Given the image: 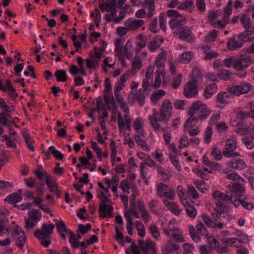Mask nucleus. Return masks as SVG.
Returning <instances> with one entry per match:
<instances>
[{
    "instance_id": "nucleus-1",
    "label": "nucleus",
    "mask_w": 254,
    "mask_h": 254,
    "mask_svg": "<svg viewBox=\"0 0 254 254\" xmlns=\"http://www.w3.org/2000/svg\"><path fill=\"white\" fill-rule=\"evenodd\" d=\"M172 104L169 100L166 99L162 105L159 113L156 109L153 110L152 114L149 116V121L151 126L155 131L161 129L164 130V128L161 127L159 122H162L167 124L172 114Z\"/></svg>"
},
{
    "instance_id": "nucleus-2",
    "label": "nucleus",
    "mask_w": 254,
    "mask_h": 254,
    "mask_svg": "<svg viewBox=\"0 0 254 254\" xmlns=\"http://www.w3.org/2000/svg\"><path fill=\"white\" fill-rule=\"evenodd\" d=\"M190 112L196 116L200 121H203L208 118L212 111L206 104L196 101L191 105Z\"/></svg>"
},
{
    "instance_id": "nucleus-3",
    "label": "nucleus",
    "mask_w": 254,
    "mask_h": 254,
    "mask_svg": "<svg viewBox=\"0 0 254 254\" xmlns=\"http://www.w3.org/2000/svg\"><path fill=\"white\" fill-rule=\"evenodd\" d=\"M237 143L236 138H229L227 140L225 149L222 152L224 156L228 158H233L240 156L239 153L235 151L237 147Z\"/></svg>"
},
{
    "instance_id": "nucleus-4",
    "label": "nucleus",
    "mask_w": 254,
    "mask_h": 254,
    "mask_svg": "<svg viewBox=\"0 0 254 254\" xmlns=\"http://www.w3.org/2000/svg\"><path fill=\"white\" fill-rule=\"evenodd\" d=\"M28 218L25 219V228L32 229L42 218L41 212L37 209H30L28 212Z\"/></svg>"
},
{
    "instance_id": "nucleus-5",
    "label": "nucleus",
    "mask_w": 254,
    "mask_h": 254,
    "mask_svg": "<svg viewBox=\"0 0 254 254\" xmlns=\"http://www.w3.org/2000/svg\"><path fill=\"white\" fill-rule=\"evenodd\" d=\"M55 227L54 225L43 223L41 229H37L34 232V236L40 240L49 239Z\"/></svg>"
},
{
    "instance_id": "nucleus-6",
    "label": "nucleus",
    "mask_w": 254,
    "mask_h": 254,
    "mask_svg": "<svg viewBox=\"0 0 254 254\" xmlns=\"http://www.w3.org/2000/svg\"><path fill=\"white\" fill-rule=\"evenodd\" d=\"M252 86L248 83H241L239 85H235L228 87L227 90L229 93L235 96L248 93L252 88Z\"/></svg>"
},
{
    "instance_id": "nucleus-7",
    "label": "nucleus",
    "mask_w": 254,
    "mask_h": 254,
    "mask_svg": "<svg viewBox=\"0 0 254 254\" xmlns=\"http://www.w3.org/2000/svg\"><path fill=\"white\" fill-rule=\"evenodd\" d=\"M128 103L132 105L136 101L140 106H142L145 103V96L143 90L140 89L135 92H130L127 97Z\"/></svg>"
},
{
    "instance_id": "nucleus-8",
    "label": "nucleus",
    "mask_w": 254,
    "mask_h": 254,
    "mask_svg": "<svg viewBox=\"0 0 254 254\" xmlns=\"http://www.w3.org/2000/svg\"><path fill=\"white\" fill-rule=\"evenodd\" d=\"M138 246L144 254H157L155 244L150 239L139 240Z\"/></svg>"
},
{
    "instance_id": "nucleus-9",
    "label": "nucleus",
    "mask_w": 254,
    "mask_h": 254,
    "mask_svg": "<svg viewBox=\"0 0 254 254\" xmlns=\"http://www.w3.org/2000/svg\"><path fill=\"white\" fill-rule=\"evenodd\" d=\"M252 62L251 56H247L241 58L235 59L233 67L238 70L246 69Z\"/></svg>"
},
{
    "instance_id": "nucleus-10",
    "label": "nucleus",
    "mask_w": 254,
    "mask_h": 254,
    "mask_svg": "<svg viewBox=\"0 0 254 254\" xmlns=\"http://www.w3.org/2000/svg\"><path fill=\"white\" fill-rule=\"evenodd\" d=\"M196 82V80H192L185 85L184 94L186 97L191 98L197 94Z\"/></svg>"
},
{
    "instance_id": "nucleus-11",
    "label": "nucleus",
    "mask_w": 254,
    "mask_h": 254,
    "mask_svg": "<svg viewBox=\"0 0 254 254\" xmlns=\"http://www.w3.org/2000/svg\"><path fill=\"white\" fill-rule=\"evenodd\" d=\"M131 120L128 115H125L124 116V119L122 118L121 114L119 113L118 116V124L119 126V129L120 131H122L125 127V125L126 126L127 129L128 130H130Z\"/></svg>"
},
{
    "instance_id": "nucleus-12",
    "label": "nucleus",
    "mask_w": 254,
    "mask_h": 254,
    "mask_svg": "<svg viewBox=\"0 0 254 254\" xmlns=\"http://www.w3.org/2000/svg\"><path fill=\"white\" fill-rule=\"evenodd\" d=\"M14 234L18 236V237L16 238V245L18 247L21 249L26 242V237L25 236V233L22 228L16 226L14 229Z\"/></svg>"
},
{
    "instance_id": "nucleus-13",
    "label": "nucleus",
    "mask_w": 254,
    "mask_h": 254,
    "mask_svg": "<svg viewBox=\"0 0 254 254\" xmlns=\"http://www.w3.org/2000/svg\"><path fill=\"white\" fill-rule=\"evenodd\" d=\"M179 36L183 40H186L189 42L194 41V38L192 37L191 30L188 27L183 26L179 29Z\"/></svg>"
},
{
    "instance_id": "nucleus-14",
    "label": "nucleus",
    "mask_w": 254,
    "mask_h": 254,
    "mask_svg": "<svg viewBox=\"0 0 254 254\" xmlns=\"http://www.w3.org/2000/svg\"><path fill=\"white\" fill-rule=\"evenodd\" d=\"M228 187L229 191L236 194L238 197L242 196L245 191V188L243 184L240 182H235L233 185H228Z\"/></svg>"
},
{
    "instance_id": "nucleus-15",
    "label": "nucleus",
    "mask_w": 254,
    "mask_h": 254,
    "mask_svg": "<svg viewBox=\"0 0 254 254\" xmlns=\"http://www.w3.org/2000/svg\"><path fill=\"white\" fill-rule=\"evenodd\" d=\"M173 250L175 251L177 254H180L181 252V249L177 244L170 241L168 242L164 246L162 250L163 254H174Z\"/></svg>"
},
{
    "instance_id": "nucleus-16",
    "label": "nucleus",
    "mask_w": 254,
    "mask_h": 254,
    "mask_svg": "<svg viewBox=\"0 0 254 254\" xmlns=\"http://www.w3.org/2000/svg\"><path fill=\"white\" fill-rule=\"evenodd\" d=\"M113 210L112 206L106 203H100L99 208V216L103 218L111 217Z\"/></svg>"
},
{
    "instance_id": "nucleus-17",
    "label": "nucleus",
    "mask_w": 254,
    "mask_h": 254,
    "mask_svg": "<svg viewBox=\"0 0 254 254\" xmlns=\"http://www.w3.org/2000/svg\"><path fill=\"white\" fill-rule=\"evenodd\" d=\"M144 24V21L142 19H130L126 21L125 25L127 29L130 31L139 28Z\"/></svg>"
},
{
    "instance_id": "nucleus-18",
    "label": "nucleus",
    "mask_w": 254,
    "mask_h": 254,
    "mask_svg": "<svg viewBox=\"0 0 254 254\" xmlns=\"http://www.w3.org/2000/svg\"><path fill=\"white\" fill-rule=\"evenodd\" d=\"M229 217L228 214H226L225 215H220L218 214L217 213H212V222L215 223V227H213L214 229H222L223 228V226L224 225V222H223V218L226 217Z\"/></svg>"
},
{
    "instance_id": "nucleus-19",
    "label": "nucleus",
    "mask_w": 254,
    "mask_h": 254,
    "mask_svg": "<svg viewBox=\"0 0 254 254\" xmlns=\"http://www.w3.org/2000/svg\"><path fill=\"white\" fill-rule=\"evenodd\" d=\"M54 221L56 222V226L60 236L63 239L65 240V233L68 231V229L66 227L65 224L62 220L58 221L57 219H54Z\"/></svg>"
},
{
    "instance_id": "nucleus-20",
    "label": "nucleus",
    "mask_w": 254,
    "mask_h": 254,
    "mask_svg": "<svg viewBox=\"0 0 254 254\" xmlns=\"http://www.w3.org/2000/svg\"><path fill=\"white\" fill-rule=\"evenodd\" d=\"M182 201L183 200H182ZM183 201H182V203L186 207L185 210L187 215L191 218H195L197 214L196 209L193 205L187 201L186 198H184Z\"/></svg>"
},
{
    "instance_id": "nucleus-21",
    "label": "nucleus",
    "mask_w": 254,
    "mask_h": 254,
    "mask_svg": "<svg viewBox=\"0 0 254 254\" xmlns=\"http://www.w3.org/2000/svg\"><path fill=\"white\" fill-rule=\"evenodd\" d=\"M164 42L163 38H154L148 44V47L151 51H156L160 48L162 43Z\"/></svg>"
},
{
    "instance_id": "nucleus-22",
    "label": "nucleus",
    "mask_w": 254,
    "mask_h": 254,
    "mask_svg": "<svg viewBox=\"0 0 254 254\" xmlns=\"http://www.w3.org/2000/svg\"><path fill=\"white\" fill-rule=\"evenodd\" d=\"M217 86L216 84L214 83H212L205 87L204 91V96L205 98L208 99L217 92Z\"/></svg>"
},
{
    "instance_id": "nucleus-23",
    "label": "nucleus",
    "mask_w": 254,
    "mask_h": 254,
    "mask_svg": "<svg viewBox=\"0 0 254 254\" xmlns=\"http://www.w3.org/2000/svg\"><path fill=\"white\" fill-rule=\"evenodd\" d=\"M214 211L219 215H225L226 212L229 211V207L223 202L219 201L216 203Z\"/></svg>"
},
{
    "instance_id": "nucleus-24",
    "label": "nucleus",
    "mask_w": 254,
    "mask_h": 254,
    "mask_svg": "<svg viewBox=\"0 0 254 254\" xmlns=\"http://www.w3.org/2000/svg\"><path fill=\"white\" fill-rule=\"evenodd\" d=\"M145 6L147 7L146 18H150L153 16L155 10L154 0H145Z\"/></svg>"
},
{
    "instance_id": "nucleus-25",
    "label": "nucleus",
    "mask_w": 254,
    "mask_h": 254,
    "mask_svg": "<svg viewBox=\"0 0 254 254\" xmlns=\"http://www.w3.org/2000/svg\"><path fill=\"white\" fill-rule=\"evenodd\" d=\"M228 165L231 168L238 170H242L246 167V163L243 160L240 159L232 160L229 162Z\"/></svg>"
},
{
    "instance_id": "nucleus-26",
    "label": "nucleus",
    "mask_w": 254,
    "mask_h": 254,
    "mask_svg": "<svg viewBox=\"0 0 254 254\" xmlns=\"http://www.w3.org/2000/svg\"><path fill=\"white\" fill-rule=\"evenodd\" d=\"M243 45V43L236 41L234 38H230L227 43V48L231 51L236 50L241 48Z\"/></svg>"
},
{
    "instance_id": "nucleus-27",
    "label": "nucleus",
    "mask_w": 254,
    "mask_h": 254,
    "mask_svg": "<svg viewBox=\"0 0 254 254\" xmlns=\"http://www.w3.org/2000/svg\"><path fill=\"white\" fill-rule=\"evenodd\" d=\"M100 59L94 56V54L90 55V59L86 60V65L89 68H95L99 66Z\"/></svg>"
},
{
    "instance_id": "nucleus-28",
    "label": "nucleus",
    "mask_w": 254,
    "mask_h": 254,
    "mask_svg": "<svg viewBox=\"0 0 254 254\" xmlns=\"http://www.w3.org/2000/svg\"><path fill=\"white\" fill-rule=\"evenodd\" d=\"M161 50V52L157 56L155 61V65L158 67H161L163 65L167 55L165 51L162 49Z\"/></svg>"
},
{
    "instance_id": "nucleus-29",
    "label": "nucleus",
    "mask_w": 254,
    "mask_h": 254,
    "mask_svg": "<svg viewBox=\"0 0 254 254\" xmlns=\"http://www.w3.org/2000/svg\"><path fill=\"white\" fill-rule=\"evenodd\" d=\"M232 0H229L227 5L224 9V15L223 17V21L224 22H227L229 18V16L231 14L232 11Z\"/></svg>"
},
{
    "instance_id": "nucleus-30",
    "label": "nucleus",
    "mask_w": 254,
    "mask_h": 254,
    "mask_svg": "<svg viewBox=\"0 0 254 254\" xmlns=\"http://www.w3.org/2000/svg\"><path fill=\"white\" fill-rule=\"evenodd\" d=\"M22 199L21 194L18 193H13L8 195L4 199L5 201L9 203H15L19 202Z\"/></svg>"
},
{
    "instance_id": "nucleus-31",
    "label": "nucleus",
    "mask_w": 254,
    "mask_h": 254,
    "mask_svg": "<svg viewBox=\"0 0 254 254\" xmlns=\"http://www.w3.org/2000/svg\"><path fill=\"white\" fill-rule=\"evenodd\" d=\"M202 50L205 55L204 57V60H209L212 59H216L218 57V54L216 52L210 51L209 47H203Z\"/></svg>"
},
{
    "instance_id": "nucleus-32",
    "label": "nucleus",
    "mask_w": 254,
    "mask_h": 254,
    "mask_svg": "<svg viewBox=\"0 0 254 254\" xmlns=\"http://www.w3.org/2000/svg\"><path fill=\"white\" fill-rule=\"evenodd\" d=\"M188 114L190 115V117L187 120L185 126L192 127L197 124L198 121L199 120V119L196 117V116L192 114L191 112H190V110L188 111Z\"/></svg>"
},
{
    "instance_id": "nucleus-33",
    "label": "nucleus",
    "mask_w": 254,
    "mask_h": 254,
    "mask_svg": "<svg viewBox=\"0 0 254 254\" xmlns=\"http://www.w3.org/2000/svg\"><path fill=\"white\" fill-rule=\"evenodd\" d=\"M253 33V31L249 29H246L245 31L238 35V38L242 42H250L251 38L250 36L252 35Z\"/></svg>"
},
{
    "instance_id": "nucleus-34",
    "label": "nucleus",
    "mask_w": 254,
    "mask_h": 254,
    "mask_svg": "<svg viewBox=\"0 0 254 254\" xmlns=\"http://www.w3.org/2000/svg\"><path fill=\"white\" fill-rule=\"evenodd\" d=\"M212 196L215 199H217L219 201H228L230 199V195L226 194L221 192L219 190H215L212 192Z\"/></svg>"
},
{
    "instance_id": "nucleus-35",
    "label": "nucleus",
    "mask_w": 254,
    "mask_h": 254,
    "mask_svg": "<svg viewBox=\"0 0 254 254\" xmlns=\"http://www.w3.org/2000/svg\"><path fill=\"white\" fill-rule=\"evenodd\" d=\"M39 168L42 169V171L39 170H35L33 172L35 175L37 177L39 180H42L45 178L46 181L47 178H49L51 176L45 170H43V167L40 166Z\"/></svg>"
},
{
    "instance_id": "nucleus-36",
    "label": "nucleus",
    "mask_w": 254,
    "mask_h": 254,
    "mask_svg": "<svg viewBox=\"0 0 254 254\" xmlns=\"http://www.w3.org/2000/svg\"><path fill=\"white\" fill-rule=\"evenodd\" d=\"M7 90L8 91V95L13 99H16L18 94L16 92L15 90L12 87L11 82L10 80H6L5 82Z\"/></svg>"
},
{
    "instance_id": "nucleus-37",
    "label": "nucleus",
    "mask_w": 254,
    "mask_h": 254,
    "mask_svg": "<svg viewBox=\"0 0 254 254\" xmlns=\"http://www.w3.org/2000/svg\"><path fill=\"white\" fill-rule=\"evenodd\" d=\"M6 113L7 112H1L0 113V123L5 127H9L10 125L14 123V121L7 118Z\"/></svg>"
},
{
    "instance_id": "nucleus-38",
    "label": "nucleus",
    "mask_w": 254,
    "mask_h": 254,
    "mask_svg": "<svg viewBox=\"0 0 254 254\" xmlns=\"http://www.w3.org/2000/svg\"><path fill=\"white\" fill-rule=\"evenodd\" d=\"M58 82H65L67 80L66 71L64 69L57 70L55 73Z\"/></svg>"
},
{
    "instance_id": "nucleus-39",
    "label": "nucleus",
    "mask_w": 254,
    "mask_h": 254,
    "mask_svg": "<svg viewBox=\"0 0 254 254\" xmlns=\"http://www.w3.org/2000/svg\"><path fill=\"white\" fill-rule=\"evenodd\" d=\"M168 190V186L162 183H159L156 187V191L157 195L159 197H163L164 192H166Z\"/></svg>"
},
{
    "instance_id": "nucleus-40",
    "label": "nucleus",
    "mask_w": 254,
    "mask_h": 254,
    "mask_svg": "<svg viewBox=\"0 0 254 254\" xmlns=\"http://www.w3.org/2000/svg\"><path fill=\"white\" fill-rule=\"evenodd\" d=\"M125 217L127 219V229L128 233L130 235H132L133 234L132 228H133V222L131 220V216L128 212L125 213Z\"/></svg>"
},
{
    "instance_id": "nucleus-41",
    "label": "nucleus",
    "mask_w": 254,
    "mask_h": 254,
    "mask_svg": "<svg viewBox=\"0 0 254 254\" xmlns=\"http://www.w3.org/2000/svg\"><path fill=\"white\" fill-rule=\"evenodd\" d=\"M240 21L243 27L245 29H249L251 27V24L250 23V16L243 14L240 17Z\"/></svg>"
},
{
    "instance_id": "nucleus-42",
    "label": "nucleus",
    "mask_w": 254,
    "mask_h": 254,
    "mask_svg": "<svg viewBox=\"0 0 254 254\" xmlns=\"http://www.w3.org/2000/svg\"><path fill=\"white\" fill-rule=\"evenodd\" d=\"M147 39L143 36L140 35L137 38V45L138 48H136L137 51H140L141 49L145 48L147 44Z\"/></svg>"
},
{
    "instance_id": "nucleus-43",
    "label": "nucleus",
    "mask_w": 254,
    "mask_h": 254,
    "mask_svg": "<svg viewBox=\"0 0 254 254\" xmlns=\"http://www.w3.org/2000/svg\"><path fill=\"white\" fill-rule=\"evenodd\" d=\"M232 73L229 70L222 69L218 71L217 76L223 80H228L230 79Z\"/></svg>"
},
{
    "instance_id": "nucleus-44",
    "label": "nucleus",
    "mask_w": 254,
    "mask_h": 254,
    "mask_svg": "<svg viewBox=\"0 0 254 254\" xmlns=\"http://www.w3.org/2000/svg\"><path fill=\"white\" fill-rule=\"evenodd\" d=\"M230 95L228 92H224L219 93L217 95V99L218 101L221 104H227L229 102V98Z\"/></svg>"
},
{
    "instance_id": "nucleus-45",
    "label": "nucleus",
    "mask_w": 254,
    "mask_h": 254,
    "mask_svg": "<svg viewBox=\"0 0 254 254\" xmlns=\"http://www.w3.org/2000/svg\"><path fill=\"white\" fill-rule=\"evenodd\" d=\"M166 94V92L162 90H158L153 93L151 96L152 102L156 103L162 97Z\"/></svg>"
},
{
    "instance_id": "nucleus-46",
    "label": "nucleus",
    "mask_w": 254,
    "mask_h": 254,
    "mask_svg": "<svg viewBox=\"0 0 254 254\" xmlns=\"http://www.w3.org/2000/svg\"><path fill=\"white\" fill-rule=\"evenodd\" d=\"M46 184L50 188V191L53 192L58 188L57 182L53 179L52 176L49 178H47L46 181Z\"/></svg>"
},
{
    "instance_id": "nucleus-47",
    "label": "nucleus",
    "mask_w": 254,
    "mask_h": 254,
    "mask_svg": "<svg viewBox=\"0 0 254 254\" xmlns=\"http://www.w3.org/2000/svg\"><path fill=\"white\" fill-rule=\"evenodd\" d=\"M217 36V32L215 30L210 31L205 37L204 40L207 43L214 42Z\"/></svg>"
},
{
    "instance_id": "nucleus-48",
    "label": "nucleus",
    "mask_w": 254,
    "mask_h": 254,
    "mask_svg": "<svg viewBox=\"0 0 254 254\" xmlns=\"http://www.w3.org/2000/svg\"><path fill=\"white\" fill-rule=\"evenodd\" d=\"M189 232L191 239L195 242L200 241V239L198 235V233L196 232L195 228L192 226H189Z\"/></svg>"
},
{
    "instance_id": "nucleus-49",
    "label": "nucleus",
    "mask_w": 254,
    "mask_h": 254,
    "mask_svg": "<svg viewBox=\"0 0 254 254\" xmlns=\"http://www.w3.org/2000/svg\"><path fill=\"white\" fill-rule=\"evenodd\" d=\"M132 67L131 69V72H134L135 69L139 70L142 66V63L138 58V56H135L134 60L132 63Z\"/></svg>"
},
{
    "instance_id": "nucleus-50",
    "label": "nucleus",
    "mask_w": 254,
    "mask_h": 254,
    "mask_svg": "<svg viewBox=\"0 0 254 254\" xmlns=\"http://www.w3.org/2000/svg\"><path fill=\"white\" fill-rule=\"evenodd\" d=\"M23 136L24 138L25 142L27 146L28 149L32 152L35 151L34 147L32 145L33 140L31 139L30 135L27 133H24Z\"/></svg>"
},
{
    "instance_id": "nucleus-51",
    "label": "nucleus",
    "mask_w": 254,
    "mask_h": 254,
    "mask_svg": "<svg viewBox=\"0 0 254 254\" xmlns=\"http://www.w3.org/2000/svg\"><path fill=\"white\" fill-rule=\"evenodd\" d=\"M192 53L191 52L183 53L181 55V62L183 63H189L192 59Z\"/></svg>"
},
{
    "instance_id": "nucleus-52",
    "label": "nucleus",
    "mask_w": 254,
    "mask_h": 254,
    "mask_svg": "<svg viewBox=\"0 0 254 254\" xmlns=\"http://www.w3.org/2000/svg\"><path fill=\"white\" fill-rule=\"evenodd\" d=\"M99 8L102 12H104L105 11L109 12L110 10L112 9L108 1L105 2L104 0H99Z\"/></svg>"
},
{
    "instance_id": "nucleus-53",
    "label": "nucleus",
    "mask_w": 254,
    "mask_h": 254,
    "mask_svg": "<svg viewBox=\"0 0 254 254\" xmlns=\"http://www.w3.org/2000/svg\"><path fill=\"white\" fill-rule=\"evenodd\" d=\"M49 150L50 151L51 154H53L57 159L62 160L63 159V154L60 151L56 150L54 146H51L49 147Z\"/></svg>"
},
{
    "instance_id": "nucleus-54",
    "label": "nucleus",
    "mask_w": 254,
    "mask_h": 254,
    "mask_svg": "<svg viewBox=\"0 0 254 254\" xmlns=\"http://www.w3.org/2000/svg\"><path fill=\"white\" fill-rule=\"evenodd\" d=\"M196 228L198 234L204 236L207 235V229L201 222H198Z\"/></svg>"
},
{
    "instance_id": "nucleus-55",
    "label": "nucleus",
    "mask_w": 254,
    "mask_h": 254,
    "mask_svg": "<svg viewBox=\"0 0 254 254\" xmlns=\"http://www.w3.org/2000/svg\"><path fill=\"white\" fill-rule=\"evenodd\" d=\"M169 24L172 29L177 28L178 31L179 29H181L183 26V25L180 22H179L177 19L174 18H172L170 20Z\"/></svg>"
},
{
    "instance_id": "nucleus-56",
    "label": "nucleus",
    "mask_w": 254,
    "mask_h": 254,
    "mask_svg": "<svg viewBox=\"0 0 254 254\" xmlns=\"http://www.w3.org/2000/svg\"><path fill=\"white\" fill-rule=\"evenodd\" d=\"M134 140L138 145H139L142 147H144L145 148L146 151L149 150V148L148 145L145 142L144 140H143L140 137L139 135H138L137 134L135 135V137H134Z\"/></svg>"
},
{
    "instance_id": "nucleus-57",
    "label": "nucleus",
    "mask_w": 254,
    "mask_h": 254,
    "mask_svg": "<svg viewBox=\"0 0 254 254\" xmlns=\"http://www.w3.org/2000/svg\"><path fill=\"white\" fill-rule=\"evenodd\" d=\"M207 241L210 247L213 249H217L220 245L219 242L212 236L208 237Z\"/></svg>"
},
{
    "instance_id": "nucleus-58",
    "label": "nucleus",
    "mask_w": 254,
    "mask_h": 254,
    "mask_svg": "<svg viewBox=\"0 0 254 254\" xmlns=\"http://www.w3.org/2000/svg\"><path fill=\"white\" fill-rule=\"evenodd\" d=\"M158 202L159 201L157 199H153L148 202L149 208L153 213L156 214H159L158 210L155 208Z\"/></svg>"
},
{
    "instance_id": "nucleus-59",
    "label": "nucleus",
    "mask_w": 254,
    "mask_h": 254,
    "mask_svg": "<svg viewBox=\"0 0 254 254\" xmlns=\"http://www.w3.org/2000/svg\"><path fill=\"white\" fill-rule=\"evenodd\" d=\"M182 80V75L181 74H179L177 76L173 78L172 83V86L174 89L178 88Z\"/></svg>"
},
{
    "instance_id": "nucleus-60",
    "label": "nucleus",
    "mask_w": 254,
    "mask_h": 254,
    "mask_svg": "<svg viewBox=\"0 0 254 254\" xmlns=\"http://www.w3.org/2000/svg\"><path fill=\"white\" fill-rule=\"evenodd\" d=\"M212 128L211 127H207L205 131L204 134V142L208 143H209L211 139L212 135Z\"/></svg>"
},
{
    "instance_id": "nucleus-61",
    "label": "nucleus",
    "mask_w": 254,
    "mask_h": 254,
    "mask_svg": "<svg viewBox=\"0 0 254 254\" xmlns=\"http://www.w3.org/2000/svg\"><path fill=\"white\" fill-rule=\"evenodd\" d=\"M193 2L192 0H187L180 4L178 8L180 9H188L192 7Z\"/></svg>"
},
{
    "instance_id": "nucleus-62",
    "label": "nucleus",
    "mask_w": 254,
    "mask_h": 254,
    "mask_svg": "<svg viewBox=\"0 0 254 254\" xmlns=\"http://www.w3.org/2000/svg\"><path fill=\"white\" fill-rule=\"evenodd\" d=\"M242 141L247 149L251 150L254 148V142L247 137L243 138Z\"/></svg>"
},
{
    "instance_id": "nucleus-63",
    "label": "nucleus",
    "mask_w": 254,
    "mask_h": 254,
    "mask_svg": "<svg viewBox=\"0 0 254 254\" xmlns=\"http://www.w3.org/2000/svg\"><path fill=\"white\" fill-rule=\"evenodd\" d=\"M188 191L189 194L193 199H196L198 197V194L195 188L191 185H189L187 187Z\"/></svg>"
},
{
    "instance_id": "nucleus-64",
    "label": "nucleus",
    "mask_w": 254,
    "mask_h": 254,
    "mask_svg": "<svg viewBox=\"0 0 254 254\" xmlns=\"http://www.w3.org/2000/svg\"><path fill=\"white\" fill-rule=\"evenodd\" d=\"M172 236L179 242L182 243L184 241L182 233L178 230H174L173 231Z\"/></svg>"
}]
</instances>
